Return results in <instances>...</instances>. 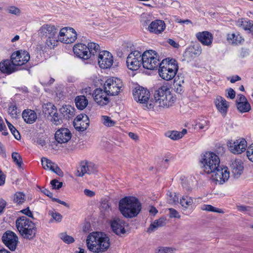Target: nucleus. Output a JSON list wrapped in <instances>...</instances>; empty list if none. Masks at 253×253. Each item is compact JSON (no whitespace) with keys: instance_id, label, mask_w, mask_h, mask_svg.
Returning a JSON list of instances; mask_svg holds the SVG:
<instances>
[{"instance_id":"f704fd0d","label":"nucleus","mask_w":253,"mask_h":253,"mask_svg":"<svg viewBox=\"0 0 253 253\" xmlns=\"http://www.w3.org/2000/svg\"><path fill=\"white\" fill-rule=\"evenodd\" d=\"M75 104L78 109L82 110L88 104V100L84 95L78 96L75 98Z\"/></svg>"},{"instance_id":"37998d69","label":"nucleus","mask_w":253,"mask_h":253,"mask_svg":"<svg viewBox=\"0 0 253 253\" xmlns=\"http://www.w3.org/2000/svg\"><path fill=\"white\" fill-rule=\"evenodd\" d=\"M12 158L13 162L19 167L21 168L23 164L22 159L20 155L17 152H13Z\"/></svg>"},{"instance_id":"49530a36","label":"nucleus","mask_w":253,"mask_h":253,"mask_svg":"<svg viewBox=\"0 0 253 253\" xmlns=\"http://www.w3.org/2000/svg\"><path fill=\"white\" fill-rule=\"evenodd\" d=\"M48 214L50 215L52 219L56 222H60L62 219V215L59 212L54 210H50L48 211Z\"/></svg>"},{"instance_id":"ddd939ff","label":"nucleus","mask_w":253,"mask_h":253,"mask_svg":"<svg viewBox=\"0 0 253 253\" xmlns=\"http://www.w3.org/2000/svg\"><path fill=\"white\" fill-rule=\"evenodd\" d=\"M30 58V54L26 50H18L11 55L12 63L16 67L25 65L29 61Z\"/></svg>"},{"instance_id":"393cba45","label":"nucleus","mask_w":253,"mask_h":253,"mask_svg":"<svg viewBox=\"0 0 253 253\" xmlns=\"http://www.w3.org/2000/svg\"><path fill=\"white\" fill-rule=\"evenodd\" d=\"M197 39L204 45L211 46L213 41L212 35L208 31L198 32L196 34Z\"/></svg>"},{"instance_id":"f03ea898","label":"nucleus","mask_w":253,"mask_h":253,"mask_svg":"<svg viewBox=\"0 0 253 253\" xmlns=\"http://www.w3.org/2000/svg\"><path fill=\"white\" fill-rule=\"evenodd\" d=\"M154 98V100H150L148 104L147 105L148 109L157 107L168 108L172 105L175 100L170 89L166 85L161 86L155 91Z\"/></svg>"},{"instance_id":"cd10ccee","label":"nucleus","mask_w":253,"mask_h":253,"mask_svg":"<svg viewBox=\"0 0 253 253\" xmlns=\"http://www.w3.org/2000/svg\"><path fill=\"white\" fill-rule=\"evenodd\" d=\"M201 48L199 45H195L192 48L187 50L183 54L184 60L189 62L193 60L201 53Z\"/></svg>"},{"instance_id":"c03bdc74","label":"nucleus","mask_w":253,"mask_h":253,"mask_svg":"<svg viewBox=\"0 0 253 253\" xmlns=\"http://www.w3.org/2000/svg\"><path fill=\"white\" fill-rule=\"evenodd\" d=\"M42 164L44 169L51 170H52V167L55 165V164L52 163L50 160L45 158L42 159Z\"/></svg>"},{"instance_id":"0eeeda50","label":"nucleus","mask_w":253,"mask_h":253,"mask_svg":"<svg viewBox=\"0 0 253 253\" xmlns=\"http://www.w3.org/2000/svg\"><path fill=\"white\" fill-rule=\"evenodd\" d=\"M160 76L166 81L172 80L176 74L178 69L177 61L174 59L163 60L159 66Z\"/></svg>"},{"instance_id":"6e6d98bb","label":"nucleus","mask_w":253,"mask_h":253,"mask_svg":"<svg viewBox=\"0 0 253 253\" xmlns=\"http://www.w3.org/2000/svg\"><path fill=\"white\" fill-rule=\"evenodd\" d=\"M100 209L102 211L105 213L108 212L111 210V208L109 202L104 200L101 204Z\"/></svg>"},{"instance_id":"72a5a7b5","label":"nucleus","mask_w":253,"mask_h":253,"mask_svg":"<svg viewBox=\"0 0 253 253\" xmlns=\"http://www.w3.org/2000/svg\"><path fill=\"white\" fill-rule=\"evenodd\" d=\"M193 199L188 196H183L180 200V204L184 211L187 209H193Z\"/></svg>"},{"instance_id":"bb28decb","label":"nucleus","mask_w":253,"mask_h":253,"mask_svg":"<svg viewBox=\"0 0 253 253\" xmlns=\"http://www.w3.org/2000/svg\"><path fill=\"white\" fill-rule=\"evenodd\" d=\"M230 168L234 177L238 178L244 170L243 163L241 160L236 159L232 162Z\"/></svg>"},{"instance_id":"a878e982","label":"nucleus","mask_w":253,"mask_h":253,"mask_svg":"<svg viewBox=\"0 0 253 253\" xmlns=\"http://www.w3.org/2000/svg\"><path fill=\"white\" fill-rule=\"evenodd\" d=\"M218 111L224 117L227 113L229 104L227 101L222 97L218 96L214 101Z\"/></svg>"},{"instance_id":"1a4fd4ad","label":"nucleus","mask_w":253,"mask_h":253,"mask_svg":"<svg viewBox=\"0 0 253 253\" xmlns=\"http://www.w3.org/2000/svg\"><path fill=\"white\" fill-rule=\"evenodd\" d=\"M123 83L117 78L108 79L104 84L103 89L108 93L109 95H117L122 90Z\"/></svg>"},{"instance_id":"b1692460","label":"nucleus","mask_w":253,"mask_h":253,"mask_svg":"<svg viewBox=\"0 0 253 253\" xmlns=\"http://www.w3.org/2000/svg\"><path fill=\"white\" fill-rule=\"evenodd\" d=\"M87 48L86 45L83 43H78L74 45L73 51L77 57L84 59H88L89 58V56L88 54Z\"/></svg>"},{"instance_id":"9b49d317","label":"nucleus","mask_w":253,"mask_h":253,"mask_svg":"<svg viewBox=\"0 0 253 253\" xmlns=\"http://www.w3.org/2000/svg\"><path fill=\"white\" fill-rule=\"evenodd\" d=\"M77 38L76 31L72 28L65 27L61 29L57 36L58 42L69 44L74 42Z\"/></svg>"},{"instance_id":"680f3d73","label":"nucleus","mask_w":253,"mask_h":253,"mask_svg":"<svg viewBox=\"0 0 253 253\" xmlns=\"http://www.w3.org/2000/svg\"><path fill=\"white\" fill-rule=\"evenodd\" d=\"M169 210V217L170 218H180V216L177 211L172 208H170Z\"/></svg>"},{"instance_id":"423d86ee","label":"nucleus","mask_w":253,"mask_h":253,"mask_svg":"<svg viewBox=\"0 0 253 253\" xmlns=\"http://www.w3.org/2000/svg\"><path fill=\"white\" fill-rule=\"evenodd\" d=\"M39 35L42 39H45V43L52 48L57 45L58 29L51 24H44L38 31Z\"/></svg>"},{"instance_id":"864d4df0","label":"nucleus","mask_w":253,"mask_h":253,"mask_svg":"<svg viewBox=\"0 0 253 253\" xmlns=\"http://www.w3.org/2000/svg\"><path fill=\"white\" fill-rule=\"evenodd\" d=\"M60 238L66 243L70 244L74 241V238L65 233H62L60 235Z\"/></svg>"},{"instance_id":"7c9ffc66","label":"nucleus","mask_w":253,"mask_h":253,"mask_svg":"<svg viewBox=\"0 0 253 253\" xmlns=\"http://www.w3.org/2000/svg\"><path fill=\"white\" fill-rule=\"evenodd\" d=\"M22 118L27 124H32L36 121L37 116L34 111L27 109L23 112Z\"/></svg>"},{"instance_id":"473e14b6","label":"nucleus","mask_w":253,"mask_h":253,"mask_svg":"<svg viewBox=\"0 0 253 253\" xmlns=\"http://www.w3.org/2000/svg\"><path fill=\"white\" fill-rule=\"evenodd\" d=\"M87 50H88V54L89 56V58L91 56H94L97 55V54L99 53L100 51V47L98 44L94 42H88L87 45Z\"/></svg>"},{"instance_id":"09e8293b","label":"nucleus","mask_w":253,"mask_h":253,"mask_svg":"<svg viewBox=\"0 0 253 253\" xmlns=\"http://www.w3.org/2000/svg\"><path fill=\"white\" fill-rule=\"evenodd\" d=\"M43 112L45 114L51 116L52 114L56 112L55 107L51 103H47L43 108Z\"/></svg>"},{"instance_id":"aec40b11","label":"nucleus","mask_w":253,"mask_h":253,"mask_svg":"<svg viewBox=\"0 0 253 253\" xmlns=\"http://www.w3.org/2000/svg\"><path fill=\"white\" fill-rule=\"evenodd\" d=\"M89 125L88 117L85 114H80L75 119L74 126L79 131H84L87 129Z\"/></svg>"},{"instance_id":"5701e85b","label":"nucleus","mask_w":253,"mask_h":253,"mask_svg":"<svg viewBox=\"0 0 253 253\" xmlns=\"http://www.w3.org/2000/svg\"><path fill=\"white\" fill-rule=\"evenodd\" d=\"M166 29V24L162 20H155L151 22L148 27V31L156 35L161 34Z\"/></svg>"},{"instance_id":"c756f323","label":"nucleus","mask_w":253,"mask_h":253,"mask_svg":"<svg viewBox=\"0 0 253 253\" xmlns=\"http://www.w3.org/2000/svg\"><path fill=\"white\" fill-rule=\"evenodd\" d=\"M236 25L239 28L250 32H253V21L247 18H241L236 21Z\"/></svg>"},{"instance_id":"f8f14e48","label":"nucleus","mask_w":253,"mask_h":253,"mask_svg":"<svg viewBox=\"0 0 253 253\" xmlns=\"http://www.w3.org/2000/svg\"><path fill=\"white\" fill-rule=\"evenodd\" d=\"M227 146L232 153L234 154H240L246 150L247 142L245 139L240 138L238 139L228 141Z\"/></svg>"},{"instance_id":"20e7f679","label":"nucleus","mask_w":253,"mask_h":253,"mask_svg":"<svg viewBox=\"0 0 253 253\" xmlns=\"http://www.w3.org/2000/svg\"><path fill=\"white\" fill-rule=\"evenodd\" d=\"M15 225L20 235L27 240L33 239L36 235L37 227L35 223L26 216L18 217Z\"/></svg>"},{"instance_id":"ea45409f","label":"nucleus","mask_w":253,"mask_h":253,"mask_svg":"<svg viewBox=\"0 0 253 253\" xmlns=\"http://www.w3.org/2000/svg\"><path fill=\"white\" fill-rule=\"evenodd\" d=\"M237 107L241 112H247L251 110V106L248 102H239L237 103Z\"/></svg>"},{"instance_id":"5fc2aeb1","label":"nucleus","mask_w":253,"mask_h":253,"mask_svg":"<svg viewBox=\"0 0 253 253\" xmlns=\"http://www.w3.org/2000/svg\"><path fill=\"white\" fill-rule=\"evenodd\" d=\"M167 136L172 140H177L181 138L180 131L173 130L167 133Z\"/></svg>"},{"instance_id":"e433bc0d","label":"nucleus","mask_w":253,"mask_h":253,"mask_svg":"<svg viewBox=\"0 0 253 253\" xmlns=\"http://www.w3.org/2000/svg\"><path fill=\"white\" fill-rule=\"evenodd\" d=\"M227 40L229 42L233 44L241 43L244 41V39L239 34H229L227 35Z\"/></svg>"},{"instance_id":"a18cd8bd","label":"nucleus","mask_w":253,"mask_h":253,"mask_svg":"<svg viewBox=\"0 0 253 253\" xmlns=\"http://www.w3.org/2000/svg\"><path fill=\"white\" fill-rule=\"evenodd\" d=\"M174 248L168 247H159L156 249V253H173Z\"/></svg>"},{"instance_id":"bf43d9fd","label":"nucleus","mask_w":253,"mask_h":253,"mask_svg":"<svg viewBox=\"0 0 253 253\" xmlns=\"http://www.w3.org/2000/svg\"><path fill=\"white\" fill-rule=\"evenodd\" d=\"M50 184L52 185L53 189H59L60 188H61V187L63 185L62 182H59L56 179H53V180H51L50 182Z\"/></svg>"},{"instance_id":"0e129e2a","label":"nucleus","mask_w":253,"mask_h":253,"mask_svg":"<svg viewBox=\"0 0 253 253\" xmlns=\"http://www.w3.org/2000/svg\"><path fill=\"white\" fill-rule=\"evenodd\" d=\"M0 131L2 132V134L4 135H7L8 132L5 125L3 124V122L0 123Z\"/></svg>"},{"instance_id":"c85d7f7f","label":"nucleus","mask_w":253,"mask_h":253,"mask_svg":"<svg viewBox=\"0 0 253 253\" xmlns=\"http://www.w3.org/2000/svg\"><path fill=\"white\" fill-rule=\"evenodd\" d=\"M16 66L12 63V60H5L0 63V70L3 73L11 74L17 70Z\"/></svg>"},{"instance_id":"58836bf2","label":"nucleus","mask_w":253,"mask_h":253,"mask_svg":"<svg viewBox=\"0 0 253 253\" xmlns=\"http://www.w3.org/2000/svg\"><path fill=\"white\" fill-rule=\"evenodd\" d=\"M26 197L25 194L20 192H16L13 197V201L15 203L21 204L25 201Z\"/></svg>"},{"instance_id":"e2e57ef3","label":"nucleus","mask_w":253,"mask_h":253,"mask_svg":"<svg viewBox=\"0 0 253 253\" xmlns=\"http://www.w3.org/2000/svg\"><path fill=\"white\" fill-rule=\"evenodd\" d=\"M82 93L83 94H84L83 95H92V89L89 86H87V87H85V88H83L82 89Z\"/></svg>"},{"instance_id":"6e6552de","label":"nucleus","mask_w":253,"mask_h":253,"mask_svg":"<svg viewBox=\"0 0 253 253\" xmlns=\"http://www.w3.org/2000/svg\"><path fill=\"white\" fill-rule=\"evenodd\" d=\"M142 66L145 69L154 70L161 64L159 55L154 50L145 51L142 54Z\"/></svg>"},{"instance_id":"338daca9","label":"nucleus","mask_w":253,"mask_h":253,"mask_svg":"<svg viewBox=\"0 0 253 253\" xmlns=\"http://www.w3.org/2000/svg\"><path fill=\"white\" fill-rule=\"evenodd\" d=\"M51 171L54 172L58 175H61L62 173L60 169L55 164L54 165H53V167H52Z\"/></svg>"},{"instance_id":"052dcab7","label":"nucleus","mask_w":253,"mask_h":253,"mask_svg":"<svg viewBox=\"0 0 253 253\" xmlns=\"http://www.w3.org/2000/svg\"><path fill=\"white\" fill-rule=\"evenodd\" d=\"M246 153L248 159L253 162V144L248 148Z\"/></svg>"},{"instance_id":"4d7b16f0","label":"nucleus","mask_w":253,"mask_h":253,"mask_svg":"<svg viewBox=\"0 0 253 253\" xmlns=\"http://www.w3.org/2000/svg\"><path fill=\"white\" fill-rule=\"evenodd\" d=\"M52 122L56 125H58L61 124L62 123V120L61 118L59 116L58 113H57L56 112H55L53 113V115L52 116V118L51 119Z\"/></svg>"},{"instance_id":"412c9836","label":"nucleus","mask_w":253,"mask_h":253,"mask_svg":"<svg viewBox=\"0 0 253 253\" xmlns=\"http://www.w3.org/2000/svg\"><path fill=\"white\" fill-rule=\"evenodd\" d=\"M127 224L122 219L119 218H114L111 223L113 232L118 235H122L126 233L125 226Z\"/></svg>"},{"instance_id":"2eb2a0df","label":"nucleus","mask_w":253,"mask_h":253,"mask_svg":"<svg viewBox=\"0 0 253 253\" xmlns=\"http://www.w3.org/2000/svg\"><path fill=\"white\" fill-rule=\"evenodd\" d=\"M134 99L137 102L142 104H146V107L150 101V93L149 91L141 86L136 87L133 92Z\"/></svg>"},{"instance_id":"774afa93","label":"nucleus","mask_w":253,"mask_h":253,"mask_svg":"<svg viewBox=\"0 0 253 253\" xmlns=\"http://www.w3.org/2000/svg\"><path fill=\"white\" fill-rule=\"evenodd\" d=\"M21 212L24 213V214L26 215L28 217L32 218L33 217V213L32 211L29 210V208L22 210V211H21Z\"/></svg>"},{"instance_id":"4be33fe9","label":"nucleus","mask_w":253,"mask_h":253,"mask_svg":"<svg viewBox=\"0 0 253 253\" xmlns=\"http://www.w3.org/2000/svg\"><path fill=\"white\" fill-rule=\"evenodd\" d=\"M71 133L67 128H61L58 129L55 133V139L59 143H65L70 140Z\"/></svg>"},{"instance_id":"a211bd4d","label":"nucleus","mask_w":253,"mask_h":253,"mask_svg":"<svg viewBox=\"0 0 253 253\" xmlns=\"http://www.w3.org/2000/svg\"><path fill=\"white\" fill-rule=\"evenodd\" d=\"M109 94L103 89L98 88L95 89L93 93L92 97L94 101L100 106H104L109 102Z\"/></svg>"},{"instance_id":"79ce46f5","label":"nucleus","mask_w":253,"mask_h":253,"mask_svg":"<svg viewBox=\"0 0 253 253\" xmlns=\"http://www.w3.org/2000/svg\"><path fill=\"white\" fill-rule=\"evenodd\" d=\"M201 210L208 211H212L217 213H222L223 211L219 209L216 208L210 205H204L201 207Z\"/></svg>"},{"instance_id":"7ed1b4c3","label":"nucleus","mask_w":253,"mask_h":253,"mask_svg":"<svg viewBox=\"0 0 253 253\" xmlns=\"http://www.w3.org/2000/svg\"><path fill=\"white\" fill-rule=\"evenodd\" d=\"M119 210L123 215L126 218L136 216L141 210V205L134 197H126L122 199L119 204Z\"/></svg>"},{"instance_id":"39448f33","label":"nucleus","mask_w":253,"mask_h":253,"mask_svg":"<svg viewBox=\"0 0 253 253\" xmlns=\"http://www.w3.org/2000/svg\"><path fill=\"white\" fill-rule=\"evenodd\" d=\"M200 163L203 171L205 173L211 174L220 166V159L215 153L206 152L201 155Z\"/></svg>"},{"instance_id":"13d9d810","label":"nucleus","mask_w":253,"mask_h":253,"mask_svg":"<svg viewBox=\"0 0 253 253\" xmlns=\"http://www.w3.org/2000/svg\"><path fill=\"white\" fill-rule=\"evenodd\" d=\"M149 16L148 15L143 14L141 15V23L143 26H147L150 23Z\"/></svg>"},{"instance_id":"de8ad7c7","label":"nucleus","mask_w":253,"mask_h":253,"mask_svg":"<svg viewBox=\"0 0 253 253\" xmlns=\"http://www.w3.org/2000/svg\"><path fill=\"white\" fill-rule=\"evenodd\" d=\"M168 196V201L169 203L171 204H175L178 203V197L175 193H171L169 192L167 193Z\"/></svg>"},{"instance_id":"dca6fc26","label":"nucleus","mask_w":253,"mask_h":253,"mask_svg":"<svg viewBox=\"0 0 253 253\" xmlns=\"http://www.w3.org/2000/svg\"><path fill=\"white\" fill-rule=\"evenodd\" d=\"M114 62L112 54L108 51L103 50L98 55V63L102 69L110 68Z\"/></svg>"},{"instance_id":"2f4dec72","label":"nucleus","mask_w":253,"mask_h":253,"mask_svg":"<svg viewBox=\"0 0 253 253\" xmlns=\"http://www.w3.org/2000/svg\"><path fill=\"white\" fill-rule=\"evenodd\" d=\"M60 112L66 120L70 119L75 115V109L70 105H63L60 109Z\"/></svg>"},{"instance_id":"c9c22d12","label":"nucleus","mask_w":253,"mask_h":253,"mask_svg":"<svg viewBox=\"0 0 253 253\" xmlns=\"http://www.w3.org/2000/svg\"><path fill=\"white\" fill-rule=\"evenodd\" d=\"M166 219L164 218H160L159 219L155 220L148 228V232H152L157 229L158 227H162L165 225Z\"/></svg>"},{"instance_id":"f3484780","label":"nucleus","mask_w":253,"mask_h":253,"mask_svg":"<svg viewBox=\"0 0 253 253\" xmlns=\"http://www.w3.org/2000/svg\"><path fill=\"white\" fill-rule=\"evenodd\" d=\"M212 173L213 174L212 175L213 179L220 184L227 181L230 175L228 169L227 167L223 166H219L218 168H217V170H215V172Z\"/></svg>"},{"instance_id":"f257e3e1","label":"nucleus","mask_w":253,"mask_h":253,"mask_svg":"<svg viewBox=\"0 0 253 253\" xmlns=\"http://www.w3.org/2000/svg\"><path fill=\"white\" fill-rule=\"evenodd\" d=\"M86 244L89 251L94 253H103L109 249L111 242L105 233L93 232L87 236Z\"/></svg>"},{"instance_id":"3c124183","label":"nucleus","mask_w":253,"mask_h":253,"mask_svg":"<svg viewBox=\"0 0 253 253\" xmlns=\"http://www.w3.org/2000/svg\"><path fill=\"white\" fill-rule=\"evenodd\" d=\"M237 208L239 211L244 212V213L250 214L253 211V209L250 206L240 205L238 206Z\"/></svg>"},{"instance_id":"8fccbe9b","label":"nucleus","mask_w":253,"mask_h":253,"mask_svg":"<svg viewBox=\"0 0 253 253\" xmlns=\"http://www.w3.org/2000/svg\"><path fill=\"white\" fill-rule=\"evenodd\" d=\"M209 121L206 120H201L199 122L197 123L196 126L200 129L207 130L209 128L210 125Z\"/></svg>"},{"instance_id":"4c0bfd02","label":"nucleus","mask_w":253,"mask_h":253,"mask_svg":"<svg viewBox=\"0 0 253 253\" xmlns=\"http://www.w3.org/2000/svg\"><path fill=\"white\" fill-rule=\"evenodd\" d=\"M101 121L103 124L107 127H112L116 124V122L112 120L107 116H102Z\"/></svg>"},{"instance_id":"9d476101","label":"nucleus","mask_w":253,"mask_h":253,"mask_svg":"<svg viewBox=\"0 0 253 253\" xmlns=\"http://www.w3.org/2000/svg\"><path fill=\"white\" fill-rule=\"evenodd\" d=\"M142 54L137 51L135 50L130 52L126 58V65L127 68L131 70L136 71L142 65Z\"/></svg>"},{"instance_id":"603ef678","label":"nucleus","mask_w":253,"mask_h":253,"mask_svg":"<svg viewBox=\"0 0 253 253\" xmlns=\"http://www.w3.org/2000/svg\"><path fill=\"white\" fill-rule=\"evenodd\" d=\"M7 124L9 129L11 131L12 134L14 135V137L16 139L19 140L20 138V135L19 132L17 130H16L15 127L10 123L7 121Z\"/></svg>"},{"instance_id":"a19ab883","label":"nucleus","mask_w":253,"mask_h":253,"mask_svg":"<svg viewBox=\"0 0 253 253\" xmlns=\"http://www.w3.org/2000/svg\"><path fill=\"white\" fill-rule=\"evenodd\" d=\"M20 112L18 110L16 105L13 104H11L8 107V113L11 117L16 118L17 115L19 114Z\"/></svg>"},{"instance_id":"6ab92c4d","label":"nucleus","mask_w":253,"mask_h":253,"mask_svg":"<svg viewBox=\"0 0 253 253\" xmlns=\"http://www.w3.org/2000/svg\"><path fill=\"white\" fill-rule=\"evenodd\" d=\"M96 166L91 163L83 162L77 169L76 175L77 176L82 177L84 174H92L96 171Z\"/></svg>"},{"instance_id":"4468645a","label":"nucleus","mask_w":253,"mask_h":253,"mask_svg":"<svg viewBox=\"0 0 253 253\" xmlns=\"http://www.w3.org/2000/svg\"><path fill=\"white\" fill-rule=\"evenodd\" d=\"M2 240L4 244L11 251L15 250L18 242L16 234L11 231H7L2 235Z\"/></svg>"},{"instance_id":"69168bd1","label":"nucleus","mask_w":253,"mask_h":253,"mask_svg":"<svg viewBox=\"0 0 253 253\" xmlns=\"http://www.w3.org/2000/svg\"><path fill=\"white\" fill-rule=\"evenodd\" d=\"M8 12L11 14H18L19 13H20V10L15 7V6H10L9 7L8 9Z\"/></svg>"}]
</instances>
